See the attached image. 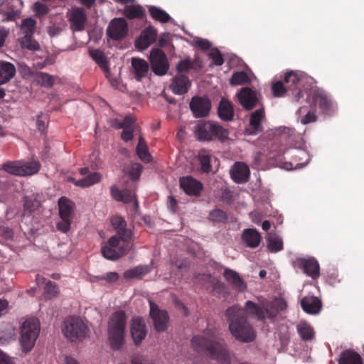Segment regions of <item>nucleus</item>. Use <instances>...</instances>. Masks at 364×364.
<instances>
[{
    "mask_svg": "<svg viewBox=\"0 0 364 364\" xmlns=\"http://www.w3.org/2000/svg\"><path fill=\"white\" fill-rule=\"evenodd\" d=\"M225 315L229 330L235 339L243 343H250L255 339L254 328L240 305L235 304L228 308Z\"/></svg>",
    "mask_w": 364,
    "mask_h": 364,
    "instance_id": "obj_1",
    "label": "nucleus"
},
{
    "mask_svg": "<svg viewBox=\"0 0 364 364\" xmlns=\"http://www.w3.org/2000/svg\"><path fill=\"white\" fill-rule=\"evenodd\" d=\"M208 331L203 336H196L191 339L193 349L203 355H209L210 358L217 360L220 364H230V357L226 346L215 341V336H209Z\"/></svg>",
    "mask_w": 364,
    "mask_h": 364,
    "instance_id": "obj_2",
    "label": "nucleus"
},
{
    "mask_svg": "<svg viewBox=\"0 0 364 364\" xmlns=\"http://www.w3.org/2000/svg\"><path fill=\"white\" fill-rule=\"evenodd\" d=\"M127 315L124 311L114 312L108 321V339L112 349L119 350L124 345Z\"/></svg>",
    "mask_w": 364,
    "mask_h": 364,
    "instance_id": "obj_3",
    "label": "nucleus"
},
{
    "mask_svg": "<svg viewBox=\"0 0 364 364\" xmlns=\"http://www.w3.org/2000/svg\"><path fill=\"white\" fill-rule=\"evenodd\" d=\"M196 137L201 141L219 140L224 141L228 138L229 132L218 123L211 121H200L194 129Z\"/></svg>",
    "mask_w": 364,
    "mask_h": 364,
    "instance_id": "obj_4",
    "label": "nucleus"
},
{
    "mask_svg": "<svg viewBox=\"0 0 364 364\" xmlns=\"http://www.w3.org/2000/svg\"><path fill=\"white\" fill-rule=\"evenodd\" d=\"M62 331L68 340L75 341L85 338L89 328L80 317L70 316L65 319Z\"/></svg>",
    "mask_w": 364,
    "mask_h": 364,
    "instance_id": "obj_5",
    "label": "nucleus"
},
{
    "mask_svg": "<svg viewBox=\"0 0 364 364\" xmlns=\"http://www.w3.org/2000/svg\"><path fill=\"white\" fill-rule=\"evenodd\" d=\"M40 332V323L36 318L26 319L21 328V344L23 350L30 351L34 346Z\"/></svg>",
    "mask_w": 364,
    "mask_h": 364,
    "instance_id": "obj_6",
    "label": "nucleus"
},
{
    "mask_svg": "<svg viewBox=\"0 0 364 364\" xmlns=\"http://www.w3.org/2000/svg\"><path fill=\"white\" fill-rule=\"evenodd\" d=\"M306 77L299 71L289 70L284 75V82L289 90L292 92L294 100L298 102L304 97L301 87L304 86Z\"/></svg>",
    "mask_w": 364,
    "mask_h": 364,
    "instance_id": "obj_7",
    "label": "nucleus"
},
{
    "mask_svg": "<svg viewBox=\"0 0 364 364\" xmlns=\"http://www.w3.org/2000/svg\"><path fill=\"white\" fill-rule=\"evenodd\" d=\"M102 254L107 259L115 261L129 252L127 245L119 246L117 236H112L107 243L102 247Z\"/></svg>",
    "mask_w": 364,
    "mask_h": 364,
    "instance_id": "obj_8",
    "label": "nucleus"
},
{
    "mask_svg": "<svg viewBox=\"0 0 364 364\" xmlns=\"http://www.w3.org/2000/svg\"><path fill=\"white\" fill-rule=\"evenodd\" d=\"M152 71L157 75H165L168 68L169 63L164 52L159 48L151 50L149 56Z\"/></svg>",
    "mask_w": 364,
    "mask_h": 364,
    "instance_id": "obj_9",
    "label": "nucleus"
},
{
    "mask_svg": "<svg viewBox=\"0 0 364 364\" xmlns=\"http://www.w3.org/2000/svg\"><path fill=\"white\" fill-rule=\"evenodd\" d=\"M128 24L123 18H114L109 22L107 28V35L114 41H119L127 36Z\"/></svg>",
    "mask_w": 364,
    "mask_h": 364,
    "instance_id": "obj_10",
    "label": "nucleus"
},
{
    "mask_svg": "<svg viewBox=\"0 0 364 364\" xmlns=\"http://www.w3.org/2000/svg\"><path fill=\"white\" fill-rule=\"evenodd\" d=\"M296 265L303 272L313 279H316L320 276V266L318 261L314 257L297 258L295 261Z\"/></svg>",
    "mask_w": 364,
    "mask_h": 364,
    "instance_id": "obj_11",
    "label": "nucleus"
},
{
    "mask_svg": "<svg viewBox=\"0 0 364 364\" xmlns=\"http://www.w3.org/2000/svg\"><path fill=\"white\" fill-rule=\"evenodd\" d=\"M190 109L195 117H205L210 111L211 102L207 97L194 96L191 100Z\"/></svg>",
    "mask_w": 364,
    "mask_h": 364,
    "instance_id": "obj_12",
    "label": "nucleus"
},
{
    "mask_svg": "<svg viewBox=\"0 0 364 364\" xmlns=\"http://www.w3.org/2000/svg\"><path fill=\"white\" fill-rule=\"evenodd\" d=\"M150 316L154 321V327L157 331H164L167 328L168 315L166 311L160 310L159 306L149 301Z\"/></svg>",
    "mask_w": 364,
    "mask_h": 364,
    "instance_id": "obj_13",
    "label": "nucleus"
},
{
    "mask_svg": "<svg viewBox=\"0 0 364 364\" xmlns=\"http://www.w3.org/2000/svg\"><path fill=\"white\" fill-rule=\"evenodd\" d=\"M180 187L188 196H199L203 190V184L191 176L179 178Z\"/></svg>",
    "mask_w": 364,
    "mask_h": 364,
    "instance_id": "obj_14",
    "label": "nucleus"
},
{
    "mask_svg": "<svg viewBox=\"0 0 364 364\" xmlns=\"http://www.w3.org/2000/svg\"><path fill=\"white\" fill-rule=\"evenodd\" d=\"M237 97L240 104L246 110L252 109L257 105V93L250 87H242L237 93Z\"/></svg>",
    "mask_w": 364,
    "mask_h": 364,
    "instance_id": "obj_15",
    "label": "nucleus"
},
{
    "mask_svg": "<svg viewBox=\"0 0 364 364\" xmlns=\"http://www.w3.org/2000/svg\"><path fill=\"white\" fill-rule=\"evenodd\" d=\"M87 20V14L82 9H73L69 16L71 30L73 32L83 31L85 28Z\"/></svg>",
    "mask_w": 364,
    "mask_h": 364,
    "instance_id": "obj_16",
    "label": "nucleus"
},
{
    "mask_svg": "<svg viewBox=\"0 0 364 364\" xmlns=\"http://www.w3.org/2000/svg\"><path fill=\"white\" fill-rule=\"evenodd\" d=\"M157 35V31L154 27L149 26L145 28L142 31L139 38L136 39L135 43L136 47L141 50L146 49L156 41Z\"/></svg>",
    "mask_w": 364,
    "mask_h": 364,
    "instance_id": "obj_17",
    "label": "nucleus"
},
{
    "mask_svg": "<svg viewBox=\"0 0 364 364\" xmlns=\"http://www.w3.org/2000/svg\"><path fill=\"white\" fill-rule=\"evenodd\" d=\"M131 334L135 345L140 344L146 336V325L141 318H134L131 326Z\"/></svg>",
    "mask_w": 364,
    "mask_h": 364,
    "instance_id": "obj_18",
    "label": "nucleus"
},
{
    "mask_svg": "<svg viewBox=\"0 0 364 364\" xmlns=\"http://www.w3.org/2000/svg\"><path fill=\"white\" fill-rule=\"evenodd\" d=\"M242 309L244 311L245 314L250 318H256L258 321H264L267 318L263 308V303L259 305L254 301H247Z\"/></svg>",
    "mask_w": 364,
    "mask_h": 364,
    "instance_id": "obj_19",
    "label": "nucleus"
},
{
    "mask_svg": "<svg viewBox=\"0 0 364 364\" xmlns=\"http://www.w3.org/2000/svg\"><path fill=\"white\" fill-rule=\"evenodd\" d=\"M231 178L237 183H245L247 181L250 177V168L247 165L243 162H236L230 171Z\"/></svg>",
    "mask_w": 364,
    "mask_h": 364,
    "instance_id": "obj_20",
    "label": "nucleus"
},
{
    "mask_svg": "<svg viewBox=\"0 0 364 364\" xmlns=\"http://www.w3.org/2000/svg\"><path fill=\"white\" fill-rule=\"evenodd\" d=\"M191 86L188 77L185 75H178L172 80L170 85L171 90L176 95H183L188 92Z\"/></svg>",
    "mask_w": 364,
    "mask_h": 364,
    "instance_id": "obj_21",
    "label": "nucleus"
},
{
    "mask_svg": "<svg viewBox=\"0 0 364 364\" xmlns=\"http://www.w3.org/2000/svg\"><path fill=\"white\" fill-rule=\"evenodd\" d=\"M225 279L232 284V287L239 291H244L247 289V285L240 274L230 269H225L223 273Z\"/></svg>",
    "mask_w": 364,
    "mask_h": 364,
    "instance_id": "obj_22",
    "label": "nucleus"
},
{
    "mask_svg": "<svg viewBox=\"0 0 364 364\" xmlns=\"http://www.w3.org/2000/svg\"><path fill=\"white\" fill-rule=\"evenodd\" d=\"M218 114L219 118L223 121H232L235 115L232 103L229 100L222 98L218 105Z\"/></svg>",
    "mask_w": 364,
    "mask_h": 364,
    "instance_id": "obj_23",
    "label": "nucleus"
},
{
    "mask_svg": "<svg viewBox=\"0 0 364 364\" xmlns=\"http://www.w3.org/2000/svg\"><path fill=\"white\" fill-rule=\"evenodd\" d=\"M301 306L307 314H316L321 309V302L316 296H305L301 300Z\"/></svg>",
    "mask_w": 364,
    "mask_h": 364,
    "instance_id": "obj_24",
    "label": "nucleus"
},
{
    "mask_svg": "<svg viewBox=\"0 0 364 364\" xmlns=\"http://www.w3.org/2000/svg\"><path fill=\"white\" fill-rule=\"evenodd\" d=\"M102 176L99 172L89 173L86 177L75 180L74 178H69L68 181L74 183L76 186L86 188L93 186L101 181Z\"/></svg>",
    "mask_w": 364,
    "mask_h": 364,
    "instance_id": "obj_25",
    "label": "nucleus"
},
{
    "mask_svg": "<svg viewBox=\"0 0 364 364\" xmlns=\"http://www.w3.org/2000/svg\"><path fill=\"white\" fill-rule=\"evenodd\" d=\"M242 239L247 247L255 248L260 243L261 236L259 232L255 229H245L242 232Z\"/></svg>",
    "mask_w": 364,
    "mask_h": 364,
    "instance_id": "obj_26",
    "label": "nucleus"
},
{
    "mask_svg": "<svg viewBox=\"0 0 364 364\" xmlns=\"http://www.w3.org/2000/svg\"><path fill=\"white\" fill-rule=\"evenodd\" d=\"M264 118V110L263 108L258 109L250 115V134H256L262 131L261 122Z\"/></svg>",
    "mask_w": 364,
    "mask_h": 364,
    "instance_id": "obj_27",
    "label": "nucleus"
},
{
    "mask_svg": "<svg viewBox=\"0 0 364 364\" xmlns=\"http://www.w3.org/2000/svg\"><path fill=\"white\" fill-rule=\"evenodd\" d=\"M16 73L14 64L9 62H0V85L5 84L12 79Z\"/></svg>",
    "mask_w": 364,
    "mask_h": 364,
    "instance_id": "obj_28",
    "label": "nucleus"
},
{
    "mask_svg": "<svg viewBox=\"0 0 364 364\" xmlns=\"http://www.w3.org/2000/svg\"><path fill=\"white\" fill-rule=\"evenodd\" d=\"M312 99L314 102L323 112L328 111L331 109L332 101L326 93L315 90L312 93Z\"/></svg>",
    "mask_w": 364,
    "mask_h": 364,
    "instance_id": "obj_29",
    "label": "nucleus"
},
{
    "mask_svg": "<svg viewBox=\"0 0 364 364\" xmlns=\"http://www.w3.org/2000/svg\"><path fill=\"white\" fill-rule=\"evenodd\" d=\"M338 364H363V362L357 352L347 349L341 353Z\"/></svg>",
    "mask_w": 364,
    "mask_h": 364,
    "instance_id": "obj_30",
    "label": "nucleus"
},
{
    "mask_svg": "<svg viewBox=\"0 0 364 364\" xmlns=\"http://www.w3.org/2000/svg\"><path fill=\"white\" fill-rule=\"evenodd\" d=\"M132 66L137 80H141L146 76L149 65L144 60L133 58L132 59Z\"/></svg>",
    "mask_w": 364,
    "mask_h": 364,
    "instance_id": "obj_31",
    "label": "nucleus"
},
{
    "mask_svg": "<svg viewBox=\"0 0 364 364\" xmlns=\"http://www.w3.org/2000/svg\"><path fill=\"white\" fill-rule=\"evenodd\" d=\"M60 218H68L73 219L74 211V203L65 197H61L58 200Z\"/></svg>",
    "mask_w": 364,
    "mask_h": 364,
    "instance_id": "obj_32",
    "label": "nucleus"
},
{
    "mask_svg": "<svg viewBox=\"0 0 364 364\" xmlns=\"http://www.w3.org/2000/svg\"><path fill=\"white\" fill-rule=\"evenodd\" d=\"M123 14L129 19H144L146 18L145 10L139 4L127 5L124 7Z\"/></svg>",
    "mask_w": 364,
    "mask_h": 364,
    "instance_id": "obj_33",
    "label": "nucleus"
},
{
    "mask_svg": "<svg viewBox=\"0 0 364 364\" xmlns=\"http://www.w3.org/2000/svg\"><path fill=\"white\" fill-rule=\"evenodd\" d=\"M90 55L106 73H109V63L105 53L100 50H90Z\"/></svg>",
    "mask_w": 364,
    "mask_h": 364,
    "instance_id": "obj_34",
    "label": "nucleus"
},
{
    "mask_svg": "<svg viewBox=\"0 0 364 364\" xmlns=\"http://www.w3.org/2000/svg\"><path fill=\"white\" fill-rule=\"evenodd\" d=\"M292 160V162H290L287 166L284 167L287 170H291L296 168L303 167L307 164L309 158L304 151L297 150L296 154L294 156Z\"/></svg>",
    "mask_w": 364,
    "mask_h": 364,
    "instance_id": "obj_35",
    "label": "nucleus"
},
{
    "mask_svg": "<svg viewBox=\"0 0 364 364\" xmlns=\"http://www.w3.org/2000/svg\"><path fill=\"white\" fill-rule=\"evenodd\" d=\"M197 159L200 163V170L202 172L208 173L212 171V166L210 164L211 155L208 151H200Z\"/></svg>",
    "mask_w": 364,
    "mask_h": 364,
    "instance_id": "obj_36",
    "label": "nucleus"
},
{
    "mask_svg": "<svg viewBox=\"0 0 364 364\" xmlns=\"http://www.w3.org/2000/svg\"><path fill=\"white\" fill-rule=\"evenodd\" d=\"M149 12L154 20L159 21L162 23H167L171 20V16L169 14L164 10L157 6H149Z\"/></svg>",
    "mask_w": 364,
    "mask_h": 364,
    "instance_id": "obj_37",
    "label": "nucleus"
},
{
    "mask_svg": "<svg viewBox=\"0 0 364 364\" xmlns=\"http://www.w3.org/2000/svg\"><path fill=\"white\" fill-rule=\"evenodd\" d=\"M21 176H31L37 173L41 168V164L38 161H31L28 162L21 161Z\"/></svg>",
    "mask_w": 364,
    "mask_h": 364,
    "instance_id": "obj_38",
    "label": "nucleus"
},
{
    "mask_svg": "<svg viewBox=\"0 0 364 364\" xmlns=\"http://www.w3.org/2000/svg\"><path fill=\"white\" fill-rule=\"evenodd\" d=\"M151 271L149 265H139L124 272V277L126 279H133L141 277Z\"/></svg>",
    "mask_w": 364,
    "mask_h": 364,
    "instance_id": "obj_39",
    "label": "nucleus"
},
{
    "mask_svg": "<svg viewBox=\"0 0 364 364\" xmlns=\"http://www.w3.org/2000/svg\"><path fill=\"white\" fill-rule=\"evenodd\" d=\"M136 154L141 161L144 162H149L151 161V156L149 153L146 141L143 136H140L139 139Z\"/></svg>",
    "mask_w": 364,
    "mask_h": 364,
    "instance_id": "obj_40",
    "label": "nucleus"
},
{
    "mask_svg": "<svg viewBox=\"0 0 364 364\" xmlns=\"http://www.w3.org/2000/svg\"><path fill=\"white\" fill-rule=\"evenodd\" d=\"M34 81L43 87H50L54 85V77L47 73L38 72L34 76Z\"/></svg>",
    "mask_w": 364,
    "mask_h": 364,
    "instance_id": "obj_41",
    "label": "nucleus"
},
{
    "mask_svg": "<svg viewBox=\"0 0 364 364\" xmlns=\"http://www.w3.org/2000/svg\"><path fill=\"white\" fill-rule=\"evenodd\" d=\"M1 169L11 175L21 176V161H7L1 165Z\"/></svg>",
    "mask_w": 364,
    "mask_h": 364,
    "instance_id": "obj_42",
    "label": "nucleus"
},
{
    "mask_svg": "<svg viewBox=\"0 0 364 364\" xmlns=\"http://www.w3.org/2000/svg\"><path fill=\"white\" fill-rule=\"evenodd\" d=\"M297 331L304 341L311 340L314 332L311 326L306 323H301L297 326Z\"/></svg>",
    "mask_w": 364,
    "mask_h": 364,
    "instance_id": "obj_43",
    "label": "nucleus"
},
{
    "mask_svg": "<svg viewBox=\"0 0 364 364\" xmlns=\"http://www.w3.org/2000/svg\"><path fill=\"white\" fill-rule=\"evenodd\" d=\"M272 95L276 97H281L289 91L285 83L282 80L273 81L271 86Z\"/></svg>",
    "mask_w": 364,
    "mask_h": 364,
    "instance_id": "obj_44",
    "label": "nucleus"
},
{
    "mask_svg": "<svg viewBox=\"0 0 364 364\" xmlns=\"http://www.w3.org/2000/svg\"><path fill=\"white\" fill-rule=\"evenodd\" d=\"M250 81V79L245 71L235 72L230 78V84L232 85H243L248 83Z\"/></svg>",
    "mask_w": 364,
    "mask_h": 364,
    "instance_id": "obj_45",
    "label": "nucleus"
},
{
    "mask_svg": "<svg viewBox=\"0 0 364 364\" xmlns=\"http://www.w3.org/2000/svg\"><path fill=\"white\" fill-rule=\"evenodd\" d=\"M21 47L30 50H38L40 46L36 41L33 39L32 34L26 33L21 41Z\"/></svg>",
    "mask_w": 364,
    "mask_h": 364,
    "instance_id": "obj_46",
    "label": "nucleus"
},
{
    "mask_svg": "<svg viewBox=\"0 0 364 364\" xmlns=\"http://www.w3.org/2000/svg\"><path fill=\"white\" fill-rule=\"evenodd\" d=\"M115 236L118 237L119 242H122V244L120 246H124L127 245L129 251L132 249V245L130 242L132 237V232L131 230L126 228L122 230H118Z\"/></svg>",
    "mask_w": 364,
    "mask_h": 364,
    "instance_id": "obj_47",
    "label": "nucleus"
},
{
    "mask_svg": "<svg viewBox=\"0 0 364 364\" xmlns=\"http://www.w3.org/2000/svg\"><path fill=\"white\" fill-rule=\"evenodd\" d=\"M208 219L214 223H225L227 222L228 215L225 211L215 208L210 212Z\"/></svg>",
    "mask_w": 364,
    "mask_h": 364,
    "instance_id": "obj_48",
    "label": "nucleus"
},
{
    "mask_svg": "<svg viewBox=\"0 0 364 364\" xmlns=\"http://www.w3.org/2000/svg\"><path fill=\"white\" fill-rule=\"evenodd\" d=\"M268 247L273 252L281 251L283 249V242L276 235L270 236L268 239Z\"/></svg>",
    "mask_w": 364,
    "mask_h": 364,
    "instance_id": "obj_49",
    "label": "nucleus"
},
{
    "mask_svg": "<svg viewBox=\"0 0 364 364\" xmlns=\"http://www.w3.org/2000/svg\"><path fill=\"white\" fill-rule=\"evenodd\" d=\"M191 68H193V63L189 57L180 60L176 65V70L180 73L179 75L187 73Z\"/></svg>",
    "mask_w": 364,
    "mask_h": 364,
    "instance_id": "obj_50",
    "label": "nucleus"
},
{
    "mask_svg": "<svg viewBox=\"0 0 364 364\" xmlns=\"http://www.w3.org/2000/svg\"><path fill=\"white\" fill-rule=\"evenodd\" d=\"M39 206V203L36 200H33L29 197L24 198V211L25 213H31L35 211Z\"/></svg>",
    "mask_w": 364,
    "mask_h": 364,
    "instance_id": "obj_51",
    "label": "nucleus"
},
{
    "mask_svg": "<svg viewBox=\"0 0 364 364\" xmlns=\"http://www.w3.org/2000/svg\"><path fill=\"white\" fill-rule=\"evenodd\" d=\"M209 57L213 60L215 65L220 66L224 63L223 55L218 48L212 49L209 53Z\"/></svg>",
    "mask_w": 364,
    "mask_h": 364,
    "instance_id": "obj_52",
    "label": "nucleus"
},
{
    "mask_svg": "<svg viewBox=\"0 0 364 364\" xmlns=\"http://www.w3.org/2000/svg\"><path fill=\"white\" fill-rule=\"evenodd\" d=\"M112 225L114 228V230L118 232V230H122L127 228V222L126 220L120 217V216H114L111 219Z\"/></svg>",
    "mask_w": 364,
    "mask_h": 364,
    "instance_id": "obj_53",
    "label": "nucleus"
},
{
    "mask_svg": "<svg viewBox=\"0 0 364 364\" xmlns=\"http://www.w3.org/2000/svg\"><path fill=\"white\" fill-rule=\"evenodd\" d=\"M60 218V221L57 223L56 228L59 231H60L63 233H66L70 229L72 218Z\"/></svg>",
    "mask_w": 364,
    "mask_h": 364,
    "instance_id": "obj_54",
    "label": "nucleus"
},
{
    "mask_svg": "<svg viewBox=\"0 0 364 364\" xmlns=\"http://www.w3.org/2000/svg\"><path fill=\"white\" fill-rule=\"evenodd\" d=\"M142 166L139 163H134L132 164L131 168L129 170V176L132 180L134 181L139 178L141 171Z\"/></svg>",
    "mask_w": 364,
    "mask_h": 364,
    "instance_id": "obj_55",
    "label": "nucleus"
},
{
    "mask_svg": "<svg viewBox=\"0 0 364 364\" xmlns=\"http://www.w3.org/2000/svg\"><path fill=\"white\" fill-rule=\"evenodd\" d=\"M132 201L134 202L135 208H138L139 204H138L135 194H133L131 192V191H129V190L124 189L122 202H124L125 203H131Z\"/></svg>",
    "mask_w": 364,
    "mask_h": 364,
    "instance_id": "obj_56",
    "label": "nucleus"
},
{
    "mask_svg": "<svg viewBox=\"0 0 364 364\" xmlns=\"http://www.w3.org/2000/svg\"><path fill=\"white\" fill-rule=\"evenodd\" d=\"M33 11L38 16H43L49 11V8L45 4L36 2L33 5Z\"/></svg>",
    "mask_w": 364,
    "mask_h": 364,
    "instance_id": "obj_57",
    "label": "nucleus"
},
{
    "mask_svg": "<svg viewBox=\"0 0 364 364\" xmlns=\"http://www.w3.org/2000/svg\"><path fill=\"white\" fill-rule=\"evenodd\" d=\"M263 308L264 309L265 316H267V318H274L279 314L277 309H275L274 308L273 309L272 302L263 303Z\"/></svg>",
    "mask_w": 364,
    "mask_h": 364,
    "instance_id": "obj_58",
    "label": "nucleus"
},
{
    "mask_svg": "<svg viewBox=\"0 0 364 364\" xmlns=\"http://www.w3.org/2000/svg\"><path fill=\"white\" fill-rule=\"evenodd\" d=\"M122 129H135L136 118L132 115H127L122 121Z\"/></svg>",
    "mask_w": 364,
    "mask_h": 364,
    "instance_id": "obj_59",
    "label": "nucleus"
},
{
    "mask_svg": "<svg viewBox=\"0 0 364 364\" xmlns=\"http://www.w3.org/2000/svg\"><path fill=\"white\" fill-rule=\"evenodd\" d=\"M45 293L51 296H55L58 294V287L56 284L48 281L45 287Z\"/></svg>",
    "mask_w": 364,
    "mask_h": 364,
    "instance_id": "obj_60",
    "label": "nucleus"
},
{
    "mask_svg": "<svg viewBox=\"0 0 364 364\" xmlns=\"http://www.w3.org/2000/svg\"><path fill=\"white\" fill-rule=\"evenodd\" d=\"M271 302L272 303L273 309H277L278 312L282 311L287 309V303L282 299H277Z\"/></svg>",
    "mask_w": 364,
    "mask_h": 364,
    "instance_id": "obj_61",
    "label": "nucleus"
},
{
    "mask_svg": "<svg viewBox=\"0 0 364 364\" xmlns=\"http://www.w3.org/2000/svg\"><path fill=\"white\" fill-rule=\"evenodd\" d=\"M196 45L198 48L203 51L209 50L211 47V43L209 41L203 38H199L196 41Z\"/></svg>",
    "mask_w": 364,
    "mask_h": 364,
    "instance_id": "obj_62",
    "label": "nucleus"
},
{
    "mask_svg": "<svg viewBox=\"0 0 364 364\" xmlns=\"http://www.w3.org/2000/svg\"><path fill=\"white\" fill-rule=\"evenodd\" d=\"M317 120V116L314 112H308L305 116L301 119V122L303 124H307L309 123L315 122Z\"/></svg>",
    "mask_w": 364,
    "mask_h": 364,
    "instance_id": "obj_63",
    "label": "nucleus"
},
{
    "mask_svg": "<svg viewBox=\"0 0 364 364\" xmlns=\"http://www.w3.org/2000/svg\"><path fill=\"white\" fill-rule=\"evenodd\" d=\"M99 279H105L108 282H114L118 280L119 274L115 272H110L105 275L98 277Z\"/></svg>",
    "mask_w": 364,
    "mask_h": 364,
    "instance_id": "obj_64",
    "label": "nucleus"
}]
</instances>
